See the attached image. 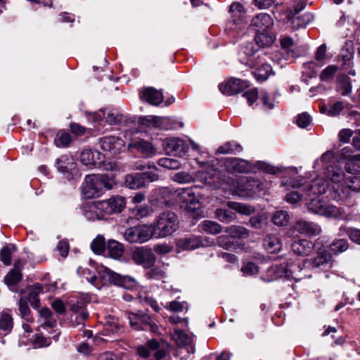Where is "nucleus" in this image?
<instances>
[{
  "instance_id": "nucleus-24",
  "label": "nucleus",
  "mask_w": 360,
  "mask_h": 360,
  "mask_svg": "<svg viewBox=\"0 0 360 360\" xmlns=\"http://www.w3.org/2000/svg\"><path fill=\"white\" fill-rule=\"evenodd\" d=\"M198 178L204 184L217 187L219 183V172L214 168L210 167L198 172Z\"/></svg>"
},
{
  "instance_id": "nucleus-61",
  "label": "nucleus",
  "mask_w": 360,
  "mask_h": 360,
  "mask_svg": "<svg viewBox=\"0 0 360 360\" xmlns=\"http://www.w3.org/2000/svg\"><path fill=\"white\" fill-rule=\"evenodd\" d=\"M266 217L263 214L252 217L249 220L250 225L255 229H260L265 223Z\"/></svg>"
},
{
  "instance_id": "nucleus-9",
  "label": "nucleus",
  "mask_w": 360,
  "mask_h": 360,
  "mask_svg": "<svg viewBox=\"0 0 360 360\" xmlns=\"http://www.w3.org/2000/svg\"><path fill=\"white\" fill-rule=\"evenodd\" d=\"M99 143L101 149L105 152V154H102L103 161L105 157L108 158L115 157L124 147V141L121 138L113 136L101 138Z\"/></svg>"
},
{
  "instance_id": "nucleus-53",
  "label": "nucleus",
  "mask_w": 360,
  "mask_h": 360,
  "mask_svg": "<svg viewBox=\"0 0 360 360\" xmlns=\"http://www.w3.org/2000/svg\"><path fill=\"white\" fill-rule=\"evenodd\" d=\"M158 165L169 169H177L180 167V163L177 160L169 158H162L158 162Z\"/></svg>"
},
{
  "instance_id": "nucleus-20",
  "label": "nucleus",
  "mask_w": 360,
  "mask_h": 360,
  "mask_svg": "<svg viewBox=\"0 0 360 360\" xmlns=\"http://www.w3.org/2000/svg\"><path fill=\"white\" fill-rule=\"evenodd\" d=\"M294 228L297 232L309 236H316L321 232V228L319 224L304 219L297 221Z\"/></svg>"
},
{
  "instance_id": "nucleus-60",
  "label": "nucleus",
  "mask_w": 360,
  "mask_h": 360,
  "mask_svg": "<svg viewBox=\"0 0 360 360\" xmlns=\"http://www.w3.org/2000/svg\"><path fill=\"white\" fill-rule=\"evenodd\" d=\"M352 84L348 77H344L340 82V89L343 96L349 95L352 92Z\"/></svg>"
},
{
  "instance_id": "nucleus-51",
  "label": "nucleus",
  "mask_w": 360,
  "mask_h": 360,
  "mask_svg": "<svg viewBox=\"0 0 360 360\" xmlns=\"http://www.w3.org/2000/svg\"><path fill=\"white\" fill-rule=\"evenodd\" d=\"M18 309L22 319L27 321L32 319L30 316V310L27 305V300L22 297L18 301Z\"/></svg>"
},
{
  "instance_id": "nucleus-5",
  "label": "nucleus",
  "mask_w": 360,
  "mask_h": 360,
  "mask_svg": "<svg viewBox=\"0 0 360 360\" xmlns=\"http://www.w3.org/2000/svg\"><path fill=\"white\" fill-rule=\"evenodd\" d=\"M177 227L176 215L174 212H163L153 226V234L158 238H164L173 233Z\"/></svg>"
},
{
  "instance_id": "nucleus-22",
  "label": "nucleus",
  "mask_w": 360,
  "mask_h": 360,
  "mask_svg": "<svg viewBox=\"0 0 360 360\" xmlns=\"http://www.w3.org/2000/svg\"><path fill=\"white\" fill-rule=\"evenodd\" d=\"M89 115L91 116L94 122H99L102 120H105L110 124H117L120 122L122 119V116L118 113H115L114 112L110 110L105 112L104 110H99L97 112L89 113Z\"/></svg>"
},
{
  "instance_id": "nucleus-49",
  "label": "nucleus",
  "mask_w": 360,
  "mask_h": 360,
  "mask_svg": "<svg viewBox=\"0 0 360 360\" xmlns=\"http://www.w3.org/2000/svg\"><path fill=\"white\" fill-rule=\"evenodd\" d=\"M22 279V274L19 270H11L4 278L5 283L10 288L15 286Z\"/></svg>"
},
{
  "instance_id": "nucleus-19",
  "label": "nucleus",
  "mask_w": 360,
  "mask_h": 360,
  "mask_svg": "<svg viewBox=\"0 0 360 360\" xmlns=\"http://www.w3.org/2000/svg\"><path fill=\"white\" fill-rule=\"evenodd\" d=\"M250 25L255 28L256 32L271 31L274 20L270 15L259 13L252 18Z\"/></svg>"
},
{
  "instance_id": "nucleus-4",
  "label": "nucleus",
  "mask_w": 360,
  "mask_h": 360,
  "mask_svg": "<svg viewBox=\"0 0 360 360\" xmlns=\"http://www.w3.org/2000/svg\"><path fill=\"white\" fill-rule=\"evenodd\" d=\"M307 207L311 212L325 217H334L345 221L352 219L350 214L347 213L344 208L329 205L319 198L311 199L307 204Z\"/></svg>"
},
{
  "instance_id": "nucleus-23",
  "label": "nucleus",
  "mask_w": 360,
  "mask_h": 360,
  "mask_svg": "<svg viewBox=\"0 0 360 360\" xmlns=\"http://www.w3.org/2000/svg\"><path fill=\"white\" fill-rule=\"evenodd\" d=\"M103 155L96 150L85 149L80 154V161L84 165H100L103 162Z\"/></svg>"
},
{
  "instance_id": "nucleus-13",
  "label": "nucleus",
  "mask_w": 360,
  "mask_h": 360,
  "mask_svg": "<svg viewBox=\"0 0 360 360\" xmlns=\"http://www.w3.org/2000/svg\"><path fill=\"white\" fill-rule=\"evenodd\" d=\"M262 184L259 180L252 178L240 179L238 194L241 197H250L262 190Z\"/></svg>"
},
{
  "instance_id": "nucleus-32",
  "label": "nucleus",
  "mask_w": 360,
  "mask_h": 360,
  "mask_svg": "<svg viewBox=\"0 0 360 360\" xmlns=\"http://www.w3.org/2000/svg\"><path fill=\"white\" fill-rule=\"evenodd\" d=\"M354 57V51L347 48H343L338 57V63H340L341 68L344 70H348L353 64L352 60Z\"/></svg>"
},
{
  "instance_id": "nucleus-11",
  "label": "nucleus",
  "mask_w": 360,
  "mask_h": 360,
  "mask_svg": "<svg viewBox=\"0 0 360 360\" xmlns=\"http://www.w3.org/2000/svg\"><path fill=\"white\" fill-rule=\"evenodd\" d=\"M131 258L135 264L144 269L152 267L156 262L153 250L146 246L136 248L132 252Z\"/></svg>"
},
{
  "instance_id": "nucleus-18",
  "label": "nucleus",
  "mask_w": 360,
  "mask_h": 360,
  "mask_svg": "<svg viewBox=\"0 0 360 360\" xmlns=\"http://www.w3.org/2000/svg\"><path fill=\"white\" fill-rule=\"evenodd\" d=\"M179 195L186 205V208L190 211H194L200 208V204L193 188H182Z\"/></svg>"
},
{
  "instance_id": "nucleus-6",
  "label": "nucleus",
  "mask_w": 360,
  "mask_h": 360,
  "mask_svg": "<svg viewBox=\"0 0 360 360\" xmlns=\"http://www.w3.org/2000/svg\"><path fill=\"white\" fill-rule=\"evenodd\" d=\"M153 231L152 225H138L127 229L124 237L129 243H143L153 237Z\"/></svg>"
},
{
  "instance_id": "nucleus-38",
  "label": "nucleus",
  "mask_w": 360,
  "mask_h": 360,
  "mask_svg": "<svg viewBox=\"0 0 360 360\" xmlns=\"http://www.w3.org/2000/svg\"><path fill=\"white\" fill-rule=\"evenodd\" d=\"M255 42L259 46H267L271 45L275 39L271 31L256 32Z\"/></svg>"
},
{
  "instance_id": "nucleus-54",
  "label": "nucleus",
  "mask_w": 360,
  "mask_h": 360,
  "mask_svg": "<svg viewBox=\"0 0 360 360\" xmlns=\"http://www.w3.org/2000/svg\"><path fill=\"white\" fill-rule=\"evenodd\" d=\"M344 108V104L341 101H337L329 108H323L321 112L330 116H337Z\"/></svg>"
},
{
  "instance_id": "nucleus-3",
  "label": "nucleus",
  "mask_w": 360,
  "mask_h": 360,
  "mask_svg": "<svg viewBox=\"0 0 360 360\" xmlns=\"http://www.w3.org/2000/svg\"><path fill=\"white\" fill-rule=\"evenodd\" d=\"M125 205L124 198L114 195L107 200L87 203L84 207V214L90 220L101 219L106 215L121 212Z\"/></svg>"
},
{
  "instance_id": "nucleus-45",
  "label": "nucleus",
  "mask_w": 360,
  "mask_h": 360,
  "mask_svg": "<svg viewBox=\"0 0 360 360\" xmlns=\"http://www.w3.org/2000/svg\"><path fill=\"white\" fill-rule=\"evenodd\" d=\"M349 244L347 240L343 238L335 239L329 246L330 250L334 255H338L348 249Z\"/></svg>"
},
{
  "instance_id": "nucleus-55",
  "label": "nucleus",
  "mask_w": 360,
  "mask_h": 360,
  "mask_svg": "<svg viewBox=\"0 0 360 360\" xmlns=\"http://www.w3.org/2000/svg\"><path fill=\"white\" fill-rule=\"evenodd\" d=\"M150 212L151 210L149 207L142 205L136 206L131 210V214L137 219L146 217L150 214Z\"/></svg>"
},
{
  "instance_id": "nucleus-37",
  "label": "nucleus",
  "mask_w": 360,
  "mask_h": 360,
  "mask_svg": "<svg viewBox=\"0 0 360 360\" xmlns=\"http://www.w3.org/2000/svg\"><path fill=\"white\" fill-rule=\"evenodd\" d=\"M42 292L43 286L39 283H35L30 288L29 301L33 308L37 309L39 307L40 301L39 295Z\"/></svg>"
},
{
  "instance_id": "nucleus-2",
  "label": "nucleus",
  "mask_w": 360,
  "mask_h": 360,
  "mask_svg": "<svg viewBox=\"0 0 360 360\" xmlns=\"http://www.w3.org/2000/svg\"><path fill=\"white\" fill-rule=\"evenodd\" d=\"M77 273L80 276L84 278L97 288L100 287V280L103 284L110 283L127 289L136 285L135 278L128 276H122L103 266L98 269V276H96L88 268L79 267L77 269Z\"/></svg>"
},
{
  "instance_id": "nucleus-33",
  "label": "nucleus",
  "mask_w": 360,
  "mask_h": 360,
  "mask_svg": "<svg viewBox=\"0 0 360 360\" xmlns=\"http://www.w3.org/2000/svg\"><path fill=\"white\" fill-rule=\"evenodd\" d=\"M225 232L232 238H247L249 235V231L243 226L232 225L225 229Z\"/></svg>"
},
{
  "instance_id": "nucleus-28",
  "label": "nucleus",
  "mask_w": 360,
  "mask_h": 360,
  "mask_svg": "<svg viewBox=\"0 0 360 360\" xmlns=\"http://www.w3.org/2000/svg\"><path fill=\"white\" fill-rule=\"evenodd\" d=\"M291 248L295 254L299 256H307L311 252L313 244L307 239H299L291 244Z\"/></svg>"
},
{
  "instance_id": "nucleus-16",
  "label": "nucleus",
  "mask_w": 360,
  "mask_h": 360,
  "mask_svg": "<svg viewBox=\"0 0 360 360\" xmlns=\"http://www.w3.org/2000/svg\"><path fill=\"white\" fill-rule=\"evenodd\" d=\"M249 86L248 82L239 79H231L226 84L219 86L220 91L227 96L234 95L244 91Z\"/></svg>"
},
{
  "instance_id": "nucleus-29",
  "label": "nucleus",
  "mask_w": 360,
  "mask_h": 360,
  "mask_svg": "<svg viewBox=\"0 0 360 360\" xmlns=\"http://www.w3.org/2000/svg\"><path fill=\"white\" fill-rule=\"evenodd\" d=\"M56 167L60 172L69 176L72 174V171L75 169L76 164L72 158L61 156L56 160Z\"/></svg>"
},
{
  "instance_id": "nucleus-30",
  "label": "nucleus",
  "mask_w": 360,
  "mask_h": 360,
  "mask_svg": "<svg viewBox=\"0 0 360 360\" xmlns=\"http://www.w3.org/2000/svg\"><path fill=\"white\" fill-rule=\"evenodd\" d=\"M13 328V319L7 311L0 313V338L10 333Z\"/></svg>"
},
{
  "instance_id": "nucleus-44",
  "label": "nucleus",
  "mask_w": 360,
  "mask_h": 360,
  "mask_svg": "<svg viewBox=\"0 0 360 360\" xmlns=\"http://www.w3.org/2000/svg\"><path fill=\"white\" fill-rule=\"evenodd\" d=\"M272 72V68L270 65L264 63L257 68L254 72L255 77L257 81H265Z\"/></svg>"
},
{
  "instance_id": "nucleus-46",
  "label": "nucleus",
  "mask_w": 360,
  "mask_h": 360,
  "mask_svg": "<svg viewBox=\"0 0 360 360\" xmlns=\"http://www.w3.org/2000/svg\"><path fill=\"white\" fill-rule=\"evenodd\" d=\"M147 269L145 274V276L147 279L160 280L166 276L165 271L160 266H155V264Z\"/></svg>"
},
{
  "instance_id": "nucleus-31",
  "label": "nucleus",
  "mask_w": 360,
  "mask_h": 360,
  "mask_svg": "<svg viewBox=\"0 0 360 360\" xmlns=\"http://www.w3.org/2000/svg\"><path fill=\"white\" fill-rule=\"evenodd\" d=\"M107 254L112 258L119 259L124 252V246L122 243L115 240H109L107 244Z\"/></svg>"
},
{
  "instance_id": "nucleus-40",
  "label": "nucleus",
  "mask_w": 360,
  "mask_h": 360,
  "mask_svg": "<svg viewBox=\"0 0 360 360\" xmlns=\"http://www.w3.org/2000/svg\"><path fill=\"white\" fill-rule=\"evenodd\" d=\"M227 205L231 209L236 210L239 214H243V215H250L252 213L255 212V207L245 204V203H241V202H229L227 203Z\"/></svg>"
},
{
  "instance_id": "nucleus-12",
  "label": "nucleus",
  "mask_w": 360,
  "mask_h": 360,
  "mask_svg": "<svg viewBox=\"0 0 360 360\" xmlns=\"http://www.w3.org/2000/svg\"><path fill=\"white\" fill-rule=\"evenodd\" d=\"M101 193L96 175H86L81 186L82 196L86 199H91L100 196Z\"/></svg>"
},
{
  "instance_id": "nucleus-42",
  "label": "nucleus",
  "mask_w": 360,
  "mask_h": 360,
  "mask_svg": "<svg viewBox=\"0 0 360 360\" xmlns=\"http://www.w3.org/2000/svg\"><path fill=\"white\" fill-rule=\"evenodd\" d=\"M215 217L222 223H230L236 219L234 212L226 209H217L214 212Z\"/></svg>"
},
{
  "instance_id": "nucleus-17",
  "label": "nucleus",
  "mask_w": 360,
  "mask_h": 360,
  "mask_svg": "<svg viewBox=\"0 0 360 360\" xmlns=\"http://www.w3.org/2000/svg\"><path fill=\"white\" fill-rule=\"evenodd\" d=\"M308 264L303 266L302 263L299 264L285 265L283 269V276L296 281L302 280L303 278L309 276L308 274Z\"/></svg>"
},
{
  "instance_id": "nucleus-8",
  "label": "nucleus",
  "mask_w": 360,
  "mask_h": 360,
  "mask_svg": "<svg viewBox=\"0 0 360 360\" xmlns=\"http://www.w3.org/2000/svg\"><path fill=\"white\" fill-rule=\"evenodd\" d=\"M130 326L135 330H150L156 333L158 331V325L153 321L150 316L146 314L127 313Z\"/></svg>"
},
{
  "instance_id": "nucleus-27",
  "label": "nucleus",
  "mask_w": 360,
  "mask_h": 360,
  "mask_svg": "<svg viewBox=\"0 0 360 360\" xmlns=\"http://www.w3.org/2000/svg\"><path fill=\"white\" fill-rule=\"evenodd\" d=\"M202 245V240L199 236L183 238L176 241L177 248L181 250H192Z\"/></svg>"
},
{
  "instance_id": "nucleus-64",
  "label": "nucleus",
  "mask_w": 360,
  "mask_h": 360,
  "mask_svg": "<svg viewBox=\"0 0 360 360\" xmlns=\"http://www.w3.org/2000/svg\"><path fill=\"white\" fill-rule=\"evenodd\" d=\"M154 251L158 255H166L172 251L173 248L167 243H162L155 245L153 248Z\"/></svg>"
},
{
  "instance_id": "nucleus-25",
  "label": "nucleus",
  "mask_w": 360,
  "mask_h": 360,
  "mask_svg": "<svg viewBox=\"0 0 360 360\" xmlns=\"http://www.w3.org/2000/svg\"><path fill=\"white\" fill-rule=\"evenodd\" d=\"M140 98L153 105H158L163 101L162 93L153 87L143 89L140 93Z\"/></svg>"
},
{
  "instance_id": "nucleus-47",
  "label": "nucleus",
  "mask_w": 360,
  "mask_h": 360,
  "mask_svg": "<svg viewBox=\"0 0 360 360\" xmlns=\"http://www.w3.org/2000/svg\"><path fill=\"white\" fill-rule=\"evenodd\" d=\"M271 220L275 225L284 226L288 224L290 217L286 211L279 210L274 213Z\"/></svg>"
},
{
  "instance_id": "nucleus-58",
  "label": "nucleus",
  "mask_w": 360,
  "mask_h": 360,
  "mask_svg": "<svg viewBox=\"0 0 360 360\" xmlns=\"http://www.w3.org/2000/svg\"><path fill=\"white\" fill-rule=\"evenodd\" d=\"M172 179L179 184H187L193 181L192 175L186 172H180L174 174Z\"/></svg>"
},
{
  "instance_id": "nucleus-7",
  "label": "nucleus",
  "mask_w": 360,
  "mask_h": 360,
  "mask_svg": "<svg viewBox=\"0 0 360 360\" xmlns=\"http://www.w3.org/2000/svg\"><path fill=\"white\" fill-rule=\"evenodd\" d=\"M290 184L292 188L300 187L302 191H305V193L308 195L323 194L329 187L327 181L321 177L316 178L309 184L303 182V179L293 180Z\"/></svg>"
},
{
  "instance_id": "nucleus-50",
  "label": "nucleus",
  "mask_w": 360,
  "mask_h": 360,
  "mask_svg": "<svg viewBox=\"0 0 360 360\" xmlns=\"http://www.w3.org/2000/svg\"><path fill=\"white\" fill-rule=\"evenodd\" d=\"M98 179L99 187L103 193V188H105L107 190L112 188L114 185V181L106 174H95Z\"/></svg>"
},
{
  "instance_id": "nucleus-15",
  "label": "nucleus",
  "mask_w": 360,
  "mask_h": 360,
  "mask_svg": "<svg viewBox=\"0 0 360 360\" xmlns=\"http://www.w3.org/2000/svg\"><path fill=\"white\" fill-rule=\"evenodd\" d=\"M163 148L167 154H174L176 155L182 156L187 150V145L184 141L179 138H167L165 140Z\"/></svg>"
},
{
  "instance_id": "nucleus-57",
  "label": "nucleus",
  "mask_w": 360,
  "mask_h": 360,
  "mask_svg": "<svg viewBox=\"0 0 360 360\" xmlns=\"http://www.w3.org/2000/svg\"><path fill=\"white\" fill-rule=\"evenodd\" d=\"M338 71V66L335 65H328L321 73L320 79L321 81L326 82L330 80Z\"/></svg>"
},
{
  "instance_id": "nucleus-14",
  "label": "nucleus",
  "mask_w": 360,
  "mask_h": 360,
  "mask_svg": "<svg viewBox=\"0 0 360 360\" xmlns=\"http://www.w3.org/2000/svg\"><path fill=\"white\" fill-rule=\"evenodd\" d=\"M127 150L130 153L136 150L145 158L152 157L156 152L152 143L143 139H134L131 141L127 146Z\"/></svg>"
},
{
  "instance_id": "nucleus-52",
  "label": "nucleus",
  "mask_w": 360,
  "mask_h": 360,
  "mask_svg": "<svg viewBox=\"0 0 360 360\" xmlns=\"http://www.w3.org/2000/svg\"><path fill=\"white\" fill-rule=\"evenodd\" d=\"M91 250L97 254H102L105 252V239L102 236H97L91 244Z\"/></svg>"
},
{
  "instance_id": "nucleus-35",
  "label": "nucleus",
  "mask_w": 360,
  "mask_h": 360,
  "mask_svg": "<svg viewBox=\"0 0 360 360\" xmlns=\"http://www.w3.org/2000/svg\"><path fill=\"white\" fill-rule=\"evenodd\" d=\"M200 232H206L210 234H217L222 231L221 226L213 221L205 220L198 225Z\"/></svg>"
},
{
  "instance_id": "nucleus-48",
  "label": "nucleus",
  "mask_w": 360,
  "mask_h": 360,
  "mask_svg": "<svg viewBox=\"0 0 360 360\" xmlns=\"http://www.w3.org/2000/svg\"><path fill=\"white\" fill-rule=\"evenodd\" d=\"M241 150V146L238 143L234 141H230L221 146L217 149V153L220 154L236 153Z\"/></svg>"
},
{
  "instance_id": "nucleus-41",
  "label": "nucleus",
  "mask_w": 360,
  "mask_h": 360,
  "mask_svg": "<svg viewBox=\"0 0 360 360\" xmlns=\"http://www.w3.org/2000/svg\"><path fill=\"white\" fill-rule=\"evenodd\" d=\"M16 250L15 246L12 244H8L4 246L0 252V260L6 266H9L11 264L12 254Z\"/></svg>"
},
{
  "instance_id": "nucleus-21",
  "label": "nucleus",
  "mask_w": 360,
  "mask_h": 360,
  "mask_svg": "<svg viewBox=\"0 0 360 360\" xmlns=\"http://www.w3.org/2000/svg\"><path fill=\"white\" fill-rule=\"evenodd\" d=\"M172 337L179 347L185 348L188 354L194 352L192 340L184 330L175 329Z\"/></svg>"
},
{
  "instance_id": "nucleus-59",
  "label": "nucleus",
  "mask_w": 360,
  "mask_h": 360,
  "mask_svg": "<svg viewBox=\"0 0 360 360\" xmlns=\"http://www.w3.org/2000/svg\"><path fill=\"white\" fill-rule=\"evenodd\" d=\"M298 188L300 191H291L285 195V199L288 202L295 204L300 200L302 196L303 195V193H305V191H302L300 187Z\"/></svg>"
},
{
  "instance_id": "nucleus-26",
  "label": "nucleus",
  "mask_w": 360,
  "mask_h": 360,
  "mask_svg": "<svg viewBox=\"0 0 360 360\" xmlns=\"http://www.w3.org/2000/svg\"><path fill=\"white\" fill-rule=\"evenodd\" d=\"M226 169L231 173H243L250 170L248 163L238 158H229L224 162Z\"/></svg>"
},
{
  "instance_id": "nucleus-1",
  "label": "nucleus",
  "mask_w": 360,
  "mask_h": 360,
  "mask_svg": "<svg viewBox=\"0 0 360 360\" xmlns=\"http://www.w3.org/2000/svg\"><path fill=\"white\" fill-rule=\"evenodd\" d=\"M327 178L332 184L330 198L335 200H343L349 196L350 191H360V176H351L345 178L341 167H328Z\"/></svg>"
},
{
  "instance_id": "nucleus-39",
  "label": "nucleus",
  "mask_w": 360,
  "mask_h": 360,
  "mask_svg": "<svg viewBox=\"0 0 360 360\" xmlns=\"http://www.w3.org/2000/svg\"><path fill=\"white\" fill-rule=\"evenodd\" d=\"M264 246L269 253H275L281 248V245L276 236L268 235L264 239Z\"/></svg>"
},
{
  "instance_id": "nucleus-43",
  "label": "nucleus",
  "mask_w": 360,
  "mask_h": 360,
  "mask_svg": "<svg viewBox=\"0 0 360 360\" xmlns=\"http://www.w3.org/2000/svg\"><path fill=\"white\" fill-rule=\"evenodd\" d=\"M292 27L294 30H298L302 27H305L314 19V16L311 13H305L302 16L291 18Z\"/></svg>"
},
{
  "instance_id": "nucleus-34",
  "label": "nucleus",
  "mask_w": 360,
  "mask_h": 360,
  "mask_svg": "<svg viewBox=\"0 0 360 360\" xmlns=\"http://www.w3.org/2000/svg\"><path fill=\"white\" fill-rule=\"evenodd\" d=\"M338 161L335 158L333 151L327 150L320 158L319 160H316L315 164H321L322 167L326 169V175L327 176L328 168L330 167H339L335 163Z\"/></svg>"
},
{
  "instance_id": "nucleus-10",
  "label": "nucleus",
  "mask_w": 360,
  "mask_h": 360,
  "mask_svg": "<svg viewBox=\"0 0 360 360\" xmlns=\"http://www.w3.org/2000/svg\"><path fill=\"white\" fill-rule=\"evenodd\" d=\"M334 260L332 254L324 250L317 252L316 255L311 259H306L302 262L303 266L308 264L309 267L318 269L321 271H328L333 266Z\"/></svg>"
},
{
  "instance_id": "nucleus-56",
  "label": "nucleus",
  "mask_w": 360,
  "mask_h": 360,
  "mask_svg": "<svg viewBox=\"0 0 360 360\" xmlns=\"http://www.w3.org/2000/svg\"><path fill=\"white\" fill-rule=\"evenodd\" d=\"M89 317V313L86 308L82 311L78 312H74L70 316V319L72 323L75 322L77 325H83L84 321H86Z\"/></svg>"
},
{
  "instance_id": "nucleus-62",
  "label": "nucleus",
  "mask_w": 360,
  "mask_h": 360,
  "mask_svg": "<svg viewBox=\"0 0 360 360\" xmlns=\"http://www.w3.org/2000/svg\"><path fill=\"white\" fill-rule=\"evenodd\" d=\"M306 6V4L304 1H299L295 4L292 8H290L288 11L287 17L291 20V18H295V16L298 14L300 11H303Z\"/></svg>"
},
{
  "instance_id": "nucleus-63",
  "label": "nucleus",
  "mask_w": 360,
  "mask_h": 360,
  "mask_svg": "<svg viewBox=\"0 0 360 360\" xmlns=\"http://www.w3.org/2000/svg\"><path fill=\"white\" fill-rule=\"evenodd\" d=\"M71 136L68 133H63L56 140V144L58 147H67L71 142Z\"/></svg>"
},
{
  "instance_id": "nucleus-36",
  "label": "nucleus",
  "mask_w": 360,
  "mask_h": 360,
  "mask_svg": "<svg viewBox=\"0 0 360 360\" xmlns=\"http://www.w3.org/2000/svg\"><path fill=\"white\" fill-rule=\"evenodd\" d=\"M125 185L130 189H139L144 186L141 173L128 174L125 177Z\"/></svg>"
}]
</instances>
